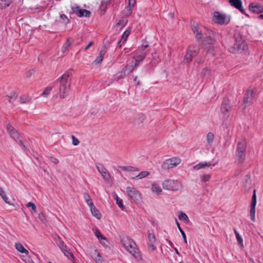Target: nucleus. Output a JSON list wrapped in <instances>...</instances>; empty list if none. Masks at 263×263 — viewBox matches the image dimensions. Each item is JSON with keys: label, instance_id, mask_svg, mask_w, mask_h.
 I'll return each mask as SVG.
<instances>
[{"label": "nucleus", "instance_id": "obj_1", "mask_svg": "<svg viewBox=\"0 0 263 263\" xmlns=\"http://www.w3.org/2000/svg\"><path fill=\"white\" fill-rule=\"evenodd\" d=\"M122 246L137 260H142V256L136 242L128 236L124 235L121 237Z\"/></svg>", "mask_w": 263, "mask_h": 263}, {"label": "nucleus", "instance_id": "obj_2", "mask_svg": "<svg viewBox=\"0 0 263 263\" xmlns=\"http://www.w3.org/2000/svg\"><path fill=\"white\" fill-rule=\"evenodd\" d=\"M247 48V46L241 34H234L232 43L229 46V50L233 54L242 53Z\"/></svg>", "mask_w": 263, "mask_h": 263}, {"label": "nucleus", "instance_id": "obj_3", "mask_svg": "<svg viewBox=\"0 0 263 263\" xmlns=\"http://www.w3.org/2000/svg\"><path fill=\"white\" fill-rule=\"evenodd\" d=\"M59 96L61 98H65L68 95L71 84V80L68 73L63 74L59 79Z\"/></svg>", "mask_w": 263, "mask_h": 263}, {"label": "nucleus", "instance_id": "obj_4", "mask_svg": "<svg viewBox=\"0 0 263 263\" xmlns=\"http://www.w3.org/2000/svg\"><path fill=\"white\" fill-rule=\"evenodd\" d=\"M162 185L164 190L174 191H179L182 188V185L180 182L172 179L164 180L162 182Z\"/></svg>", "mask_w": 263, "mask_h": 263}, {"label": "nucleus", "instance_id": "obj_5", "mask_svg": "<svg viewBox=\"0 0 263 263\" xmlns=\"http://www.w3.org/2000/svg\"><path fill=\"white\" fill-rule=\"evenodd\" d=\"M247 147V142L245 139H242L238 142L236 150V156L237 160L242 162L246 157V150Z\"/></svg>", "mask_w": 263, "mask_h": 263}, {"label": "nucleus", "instance_id": "obj_6", "mask_svg": "<svg viewBox=\"0 0 263 263\" xmlns=\"http://www.w3.org/2000/svg\"><path fill=\"white\" fill-rule=\"evenodd\" d=\"M213 21L218 24H227L230 22V17L224 13L215 12L213 13Z\"/></svg>", "mask_w": 263, "mask_h": 263}, {"label": "nucleus", "instance_id": "obj_7", "mask_svg": "<svg viewBox=\"0 0 263 263\" xmlns=\"http://www.w3.org/2000/svg\"><path fill=\"white\" fill-rule=\"evenodd\" d=\"M181 162V159L178 157L167 159L162 164V168L166 170L177 166Z\"/></svg>", "mask_w": 263, "mask_h": 263}, {"label": "nucleus", "instance_id": "obj_8", "mask_svg": "<svg viewBox=\"0 0 263 263\" xmlns=\"http://www.w3.org/2000/svg\"><path fill=\"white\" fill-rule=\"evenodd\" d=\"M126 194L130 200L137 202L141 199L140 193L134 187L128 186L126 190Z\"/></svg>", "mask_w": 263, "mask_h": 263}, {"label": "nucleus", "instance_id": "obj_9", "mask_svg": "<svg viewBox=\"0 0 263 263\" xmlns=\"http://www.w3.org/2000/svg\"><path fill=\"white\" fill-rule=\"evenodd\" d=\"M199 52V48L196 46H190L189 47L186 54L184 56V60L186 62H190L192 58L197 55Z\"/></svg>", "mask_w": 263, "mask_h": 263}, {"label": "nucleus", "instance_id": "obj_10", "mask_svg": "<svg viewBox=\"0 0 263 263\" xmlns=\"http://www.w3.org/2000/svg\"><path fill=\"white\" fill-rule=\"evenodd\" d=\"M97 168L102 177L107 181H109L111 179V176L108 172L106 168L101 164H98L96 166Z\"/></svg>", "mask_w": 263, "mask_h": 263}, {"label": "nucleus", "instance_id": "obj_11", "mask_svg": "<svg viewBox=\"0 0 263 263\" xmlns=\"http://www.w3.org/2000/svg\"><path fill=\"white\" fill-rule=\"evenodd\" d=\"M256 204V190L253 191V194L252 197L251 203V209H250V216L251 218L253 221L255 220V206Z\"/></svg>", "mask_w": 263, "mask_h": 263}, {"label": "nucleus", "instance_id": "obj_12", "mask_svg": "<svg viewBox=\"0 0 263 263\" xmlns=\"http://www.w3.org/2000/svg\"><path fill=\"white\" fill-rule=\"evenodd\" d=\"M253 98V92L252 90H248L245 95V96L243 100V104L245 107H247L249 105Z\"/></svg>", "mask_w": 263, "mask_h": 263}, {"label": "nucleus", "instance_id": "obj_13", "mask_svg": "<svg viewBox=\"0 0 263 263\" xmlns=\"http://www.w3.org/2000/svg\"><path fill=\"white\" fill-rule=\"evenodd\" d=\"M148 242V249L152 251L156 250V248L155 246L156 242V238L154 234L148 233L147 235Z\"/></svg>", "mask_w": 263, "mask_h": 263}, {"label": "nucleus", "instance_id": "obj_14", "mask_svg": "<svg viewBox=\"0 0 263 263\" xmlns=\"http://www.w3.org/2000/svg\"><path fill=\"white\" fill-rule=\"evenodd\" d=\"M106 52V47L103 46L100 50L98 56L96 58L93 63L95 65L100 64L103 60L104 55Z\"/></svg>", "mask_w": 263, "mask_h": 263}, {"label": "nucleus", "instance_id": "obj_15", "mask_svg": "<svg viewBox=\"0 0 263 263\" xmlns=\"http://www.w3.org/2000/svg\"><path fill=\"white\" fill-rule=\"evenodd\" d=\"M229 4L233 7L239 10L241 12H244V9L242 7V2L241 0H229Z\"/></svg>", "mask_w": 263, "mask_h": 263}, {"label": "nucleus", "instance_id": "obj_16", "mask_svg": "<svg viewBox=\"0 0 263 263\" xmlns=\"http://www.w3.org/2000/svg\"><path fill=\"white\" fill-rule=\"evenodd\" d=\"M250 10L257 14L261 13L263 12V8L259 4L252 3L249 5Z\"/></svg>", "mask_w": 263, "mask_h": 263}, {"label": "nucleus", "instance_id": "obj_17", "mask_svg": "<svg viewBox=\"0 0 263 263\" xmlns=\"http://www.w3.org/2000/svg\"><path fill=\"white\" fill-rule=\"evenodd\" d=\"M136 4V0H128V5L126 8L125 14L126 16L130 15L132 13L133 8Z\"/></svg>", "mask_w": 263, "mask_h": 263}, {"label": "nucleus", "instance_id": "obj_18", "mask_svg": "<svg viewBox=\"0 0 263 263\" xmlns=\"http://www.w3.org/2000/svg\"><path fill=\"white\" fill-rule=\"evenodd\" d=\"M15 248L19 252L26 255V256L29 254L28 251L26 249L22 243L20 242H15L14 245Z\"/></svg>", "mask_w": 263, "mask_h": 263}, {"label": "nucleus", "instance_id": "obj_19", "mask_svg": "<svg viewBox=\"0 0 263 263\" xmlns=\"http://www.w3.org/2000/svg\"><path fill=\"white\" fill-rule=\"evenodd\" d=\"M95 234L102 245L107 246L108 241L107 239L101 234L99 230H96L95 232Z\"/></svg>", "mask_w": 263, "mask_h": 263}, {"label": "nucleus", "instance_id": "obj_20", "mask_svg": "<svg viewBox=\"0 0 263 263\" xmlns=\"http://www.w3.org/2000/svg\"><path fill=\"white\" fill-rule=\"evenodd\" d=\"M230 109V101L228 100H224L221 107V110L223 114L229 112Z\"/></svg>", "mask_w": 263, "mask_h": 263}, {"label": "nucleus", "instance_id": "obj_21", "mask_svg": "<svg viewBox=\"0 0 263 263\" xmlns=\"http://www.w3.org/2000/svg\"><path fill=\"white\" fill-rule=\"evenodd\" d=\"M212 165L210 162H201L193 166L194 170H199Z\"/></svg>", "mask_w": 263, "mask_h": 263}, {"label": "nucleus", "instance_id": "obj_22", "mask_svg": "<svg viewBox=\"0 0 263 263\" xmlns=\"http://www.w3.org/2000/svg\"><path fill=\"white\" fill-rule=\"evenodd\" d=\"M146 57V54L143 52H141L140 51H136L135 54L133 57V59L135 60V61L137 62L142 61Z\"/></svg>", "mask_w": 263, "mask_h": 263}, {"label": "nucleus", "instance_id": "obj_23", "mask_svg": "<svg viewBox=\"0 0 263 263\" xmlns=\"http://www.w3.org/2000/svg\"><path fill=\"white\" fill-rule=\"evenodd\" d=\"M78 16L80 17L86 16L88 17L90 15V12L85 9H79L76 12Z\"/></svg>", "mask_w": 263, "mask_h": 263}, {"label": "nucleus", "instance_id": "obj_24", "mask_svg": "<svg viewBox=\"0 0 263 263\" xmlns=\"http://www.w3.org/2000/svg\"><path fill=\"white\" fill-rule=\"evenodd\" d=\"M89 207L92 214L97 219H100L101 218L102 215L99 210L97 209L93 204L92 206H90Z\"/></svg>", "mask_w": 263, "mask_h": 263}, {"label": "nucleus", "instance_id": "obj_25", "mask_svg": "<svg viewBox=\"0 0 263 263\" xmlns=\"http://www.w3.org/2000/svg\"><path fill=\"white\" fill-rule=\"evenodd\" d=\"M17 93L15 91H12L6 96L8 98V101L10 103H13V102L17 99Z\"/></svg>", "mask_w": 263, "mask_h": 263}, {"label": "nucleus", "instance_id": "obj_26", "mask_svg": "<svg viewBox=\"0 0 263 263\" xmlns=\"http://www.w3.org/2000/svg\"><path fill=\"white\" fill-rule=\"evenodd\" d=\"M151 190L153 193L159 195L161 193L162 190L160 186L157 183H153L152 185Z\"/></svg>", "mask_w": 263, "mask_h": 263}, {"label": "nucleus", "instance_id": "obj_27", "mask_svg": "<svg viewBox=\"0 0 263 263\" xmlns=\"http://www.w3.org/2000/svg\"><path fill=\"white\" fill-rule=\"evenodd\" d=\"M128 71V66H126L121 71L118 72L116 74V78L117 80H119L124 78L125 76L126 72Z\"/></svg>", "mask_w": 263, "mask_h": 263}, {"label": "nucleus", "instance_id": "obj_28", "mask_svg": "<svg viewBox=\"0 0 263 263\" xmlns=\"http://www.w3.org/2000/svg\"><path fill=\"white\" fill-rule=\"evenodd\" d=\"M149 174V173L147 171H143L140 173L138 175L136 176L135 177L132 178L133 179L135 180H139L141 179L142 178H144L147 176H148Z\"/></svg>", "mask_w": 263, "mask_h": 263}, {"label": "nucleus", "instance_id": "obj_29", "mask_svg": "<svg viewBox=\"0 0 263 263\" xmlns=\"http://www.w3.org/2000/svg\"><path fill=\"white\" fill-rule=\"evenodd\" d=\"M31 97L28 95H23L20 98V102L22 104L29 102L31 100Z\"/></svg>", "mask_w": 263, "mask_h": 263}, {"label": "nucleus", "instance_id": "obj_30", "mask_svg": "<svg viewBox=\"0 0 263 263\" xmlns=\"http://www.w3.org/2000/svg\"><path fill=\"white\" fill-rule=\"evenodd\" d=\"M145 119V117L143 114L138 115L136 116L134 122L135 124H139L142 123Z\"/></svg>", "mask_w": 263, "mask_h": 263}, {"label": "nucleus", "instance_id": "obj_31", "mask_svg": "<svg viewBox=\"0 0 263 263\" xmlns=\"http://www.w3.org/2000/svg\"><path fill=\"white\" fill-rule=\"evenodd\" d=\"M13 0H0V9H5L8 7Z\"/></svg>", "mask_w": 263, "mask_h": 263}, {"label": "nucleus", "instance_id": "obj_32", "mask_svg": "<svg viewBox=\"0 0 263 263\" xmlns=\"http://www.w3.org/2000/svg\"><path fill=\"white\" fill-rule=\"evenodd\" d=\"M53 87L51 86H48L46 87L43 90V92L41 94V96L44 98H47L50 94V91L52 89Z\"/></svg>", "mask_w": 263, "mask_h": 263}, {"label": "nucleus", "instance_id": "obj_33", "mask_svg": "<svg viewBox=\"0 0 263 263\" xmlns=\"http://www.w3.org/2000/svg\"><path fill=\"white\" fill-rule=\"evenodd\" d=\"M127 22V20L126 18H123L122 20H120L117 24L116 27L117 29L116 30H120V29L124 26Z\"/></svg>", "mask_w": 263, "mask_h": 263}, {"label": "nucleus", "instance_id": "obj_34", "mask_svg": "<svg viewBox=\"0 0 263 263\" xmlns=\"http://www.w3.org/2000/svg\"><path fill=\"white\" fill-rule=\"evenodd\" d=\"M93 255H96V256L94 257L93 259L97 263H103L102 257L101 256L100 254L98 253L97 250L95 251V252Z\"/></svg>", "mask_w": 263, "mask_h": 263}, {"label": "nucleus", "instance_id": "obj_35", "mask_svg": "<svg viewBox=\"0 0 263 263\" xmlns=\"http://www.w3.org/2000/svg\"><path fill=\"white\" fill-rule=\"evenodd\" d=\"M83 197L85 199V200L87 204L89 206L93 205V203L90 198L89 195L87 193H84L83 195Z\"/></svg>", "mask_w": 263, "mask_h": 263}, {"label": "nucleus", "instance_id": "obj_36", "mask_svg": "<svg viewBox=\"0 0 263 263\" xmlns=\"http://www.w3.org/2000/svg\"><path fill=\"white\" fill-rule=\"evenodd\" d=\"M179 220L187 222L189 220L187 216L184 213L180 212L178 215Z\"/></svg>", "mask_w": 263, "mask_h": 263}, {"label": "nucleus", "instance_id": "obj_37", "mask_svg": "<svg viewBox=\"0 0 263 263\" xmlns=\"http://www.w3.org/2000/svg\"><path fill=\"white\" fill-rule=\"evenodd\" d=\"M115 199L116 201V203L118 204V205L122 209L124 210V205L123 204V201L121 199H120L117 195H115Z\"/></svg>", "mask_w": 263, "mask_h": 263}, {"label": "nucleus", "instance_id": "obj_38", "mask_svg": "<svg viewBox=\"0 0 263 263\" xmlns=\"http://www.w3.org/2000/svg\"><path fill=\"white\" fill-rule=\"evenodd\" d=\"M234 232L236 235V237L237 241L238 242V243L241 246H243V240L241 237V236L240 235V234L238 233V232L236 231V229H234Z\"/></svg>", "mask_w": 263, "mask_h": 263}, {"label": "nucleus", "instance_id": "obj_39", "mask_svg": "<svg viewBox=\"0 0 263 263\" xmlns=\"http://www.w3.org/2000/svg\"><path fill=\"white\" fill-rule=\"evenodd\" d=\"M176 223L177 224V227L178 228V229L179 230L182 236V237L183 238V240H184V241L185 243H187V240H186V235L185 234V233L184 232V231L182 230V229L181 228L180 226V224L179 223V222H178L177 220L176 219Z\"/></svg>", "mask_w": 263, "mask_h": 263}, {"label": "nucleus", "instance_id": "obj_40", "mask_svg": "<svg viewBox=\"0 0 263 263\" xmlns=\"http://www.w3.org/2000/svg\"><path fill=\"white\" fill-rule=\"evenodd\" d=\"M21 258L22 260L26 263H34L32 259L30 257L28 256V255H22L21 256Z\"/></svg>", "mask_w": 263, "mask_h": 263}, {"label": "nucleus", "instance_id": "obj_41", "mask_svg": "<svg viewBox=\"0 0 263 263\" xmlns=\"http://www.w3.org/2000/svg\"><path fill=\"white\" fill-rule=\"evenodd\" d=\"M214 137V134L210 132V133H208V134L206 135V139L207 143L209 144H210V145L211 144V143L213 142Z\"/></svg>", "mask_w": 263, "mask_h": 263}, {"label": "nucleus", "instance_id": "obj_42", "mask_svg": "<svg viewBox=\"0 0 263 263\" xmlns=\"http://www.w3.org/2000/svg\"><path fill=\"white\" fill-rule=\"evenodd\" d=\"M9 134L14 140L17 141L19 139V134L17 133L15 129L12 130Z\"/></svg>", "mask_w": 263, "mask_h": 263}, {"label": "nucleus", "instance_id": "obj_43", "mask_svg": "<svg viewBox=\"0 0 263 263\" xmlns=\"http://www.w3.org/2000/svg\"><path fill=\"white\" fill-rule=\"evenodd\" d=\"M9 134L14 140L17 141L19 139V134L17 133L15 129L12 130Z\"/></svg>", "mask_w": 263, "mask_h": 263}, {"label": "nucleus", "instance_id": "obj_44", "mask_svg": "<svg viewBox=\"0 0 263 263\" xmlns=\"http://www.w3.org/2000/svg\"><path fill=\"white\" fill-rule=\"evenodd\" d=\"M192 30L194 33H199L201 31L199 29L198 24L195 22H193L191 24Z\"/></svg>", "mask_w": 263, "mask_h": 263}, {"label": "nucleus", "instance_id": "obj_45", "mask_svg": "<svg viewBox=\"0 0 263 263\" xmlns=\"http://www.w3.org/2000/svg\"><path fill=\"white\" fill-rule=\"evenodd\" d=\"M122 170L123 171H127L129 172H135V171H138V169L133 167V166H122L121 167Z\"/></svg>", "mask_w": 263, "mask_h": 263}, {"label": "nucleus", "instance_id": "obj_46", "mask_svg": "<svg viewBox=\"0 0 263 263\" xmlns=\"http://www.w3.org/2000/svg\"><path fill=\"white\" fill-rule=\"evenodd\" d=\"M129 34H123L122 36L121 39L118 43V44L120 47L122 46V45L126 41Z\"/></svg>", "mask_w": 263, "mask_h": 263}, {"label": "nucleus", "instance_id": "obj_47", "mask_svg": "<svg viewBox=\"0 0 263 263\" xmlns=\"http://www.w3.org/2000/svg\"><path fill=\"white\" fill-rule=\"evenodd\" d=\"M64 255L68 258L71 259L73 262L74 263V256L73 254L70 251V250H67L65 253H64Z\"/></svg>", "mask_w": 263, "mask_h": 263}, {"label": "nucleus", "instance_id": "obj_48", "mask_svg": "<svg viewBox=\"0 0 263 263\" xmlns=\"http://www.w3.org/2000/svg\"><path fill=\"white\" fill-rule=\"evenodd\" d=\"M211 178V175L208 174H203L201 176V180L202 181L206 182L208 181Z\"/></svg>", "mask_w": 263, "mask_h": 263}, {"label": "nucleus", "instance_id": "obj_49", "mask_svg": "<svg viewBox=\"0 0 263 263\" xmlns=\"http://www.w3.org/2000/svg\"><path fill=\"white\" fill-rule=\"evenodd\" d=\"M213 42V40L212 37L210 36H206L205 37L204 41H203V43L205 45L206 44H211Z\"/></svg>", "mask_w": 263, "mask_h": 263}, {"label": "nucleus", "instance_id": "obj_50", "mask_svg": "<svg viewBox=\"0 0 263 263\" xmlns=\"http://www.w3.org/2000/svg\"><path fill=\"white\" fill-rule=\"evenodd\" d=\"M26 206L27 208H31V209H32V212L33 213H35L36 212V206L35 205L32 203V202H28L27 204H26Z\"/></svg>", "mask_w": 263, "mask_h": 263}, {"label": "nucleus", "instance_id": "obj_51", "mask_svg": "<svg viewBox=\"0 0 263 263\" xmlns=\"http://www.w3.org/2000/svg\"><path fill=\"white\" fill-rule=\"evenodd\" d=\"M71 139H72V143L73 145L76 146L79 144V143H80L79 140L76 137H75L73 135L71 136Z\"/></svg>", "mask_w": 263, "mask_h": 263}, {"label": "nucleus", "instance_id": "obj_52", "mask_svg": "<svg viewBox=\"0 0 263 263\" xmlns=\"http://www.w3.org/2000/svg\"><path fill=\"white\" fill-rule=\"evenodd\" d=\"M211 73V70L208 68H204L202 69L201 74L203 76L209 75Z\"/></svg>", "mask_w": 263, "mask_h": 263}, {"label": "nucleus", "instance_id": "obj_53", "mask_svg": "<svg viewBox=\"0 0 263 263\" xmlns=\"http://www.w3.org/2000/svg\"><path fill=\"white\" fill-rule=\"evenodd\" d=\"M60 21L63 23H67L68 22V19L65 14H62L60 16Z\"/></svg>", "mask_w": 263, "mask_h": 263}, {"label": "nucleus", "instance_id": "obj_54", "mask_svg": "<svg viewBox=\"0 0 263 263\" xmlns=\"http://www.w3.org/2000/svg\"><path fill=\"white\" fill-rule=\"evenodd\" d=\"M57 245L58 246H59V247L61 249V248H62L63 247H65V246H66L64 243V242L62 240H61L60 239H59L57 242Z\"/></svg>", "mask_w": 263, "mask_h": 263}, {"label": "nucleus", "instance_id": "obj_55", "mask_svg": "<svg viewBox=\"0 0 263 263\" xmlns=\"http://www.w3.org/2000/svg\"><path fill=\"white\" fill-rule=\"evenodd\" d=\"M139 62H136V63L135 64V65H134V67H133L132 66H130V67H128V71L129 72H131L135 68V67H137V66H138L139 65Z\"/></svg>", "mask_w": 263, "mask_h": 263}, {"label": "nucleus", "instance_id": "obj_56", "mask_svg": "<svg viewBox=\"0 0 263 263\" xmlns=\"http://www.w3.org/2000/svg\"><path fill=\"white\" fill-rule=\"evenodd\" d=\"M6 128L9 133L15 129L10 124H7Z\"/></svg>", "mask_w": 263, "mask_h": 263}, {"label": "nucleus", "instance_id": "obj_57", "mask_svg": "<svg viewBox=\"0 0 263 263\" xmlns=\"http://www.w3.org/2000/svg\"><path fill=\"white\" fill-rule=\"evenodd\" d=\"M50 161L51 162L54 164H58L59 163V160L57 158L52 157H51L50 158Z\"/></svg>", "mask_w": 263, "mask_h": 263}, {"label": "nucleus", "instance_id": "obj_58", "mask_svg": "<svg viewBox=\"0 0 263 263\" xmlns=\"http://www.w3.org/2000/svg\"><path fill=\"white\" fill-rule=\"evenodd\" d=\"M69 47V44H64L62 48V51L63 52H66Z\"/></svg>", "mask_w": 263, "mask_h": 263}, {"label": "nucleus", "instance_id": "obj_59", "mask_svg": "<svg viewBox=\"0 0 263 263\" xmlns=\"http://www.w3.org/2000/svg\"><path fill=\"white\" fill-rule=\"evenodd\" d=\"M93 44V42L92 41L90 42L88 44V45H87L86 46V47L85 48V49H84L85 50V51L87 50L89 48V47L90 46H91Z\"/></svg>", "mask_w": 263, "mask_h": 263}, {"label": "nucleus", "instance_id": "obj_60", "mask_svg": "<svg viewBox=\"0 0 263 263\" xmlns=\"http://www.w3.org/2000/svg\"><path fill=\"white\" fill-rule=\"evenodd\" d=\"M3 199L6 203H7L9 204H11V203H10V201L9 200V198H8V197L7 196H5V197L4 198V199Z\"/></svg>", "mask_w": 263, "mask_h": 263}, {"label": "nucleus", "instance_id": "obj_61", "mask_svg": "<svg viewBox=\"0 0 263 263\" xmlns=\"http://www.w3.org/2000/svg\"><path fill=\"white\" fill-rule=\"evenodd\" d=\"M61 250L63 252V253H64L67 250H69V249H68L67 248L66 246H65V247H63L62 248H61Z\"/></svg>", "mask_w": 263, "mask_h": 263}, {"label": "nucleus", "instance_id": "obj_62", "mask_svg": "<svg viewBox=\"0 0 263 263\" xmlns=\"http://www.w3.org/2000/svg\"><path fill=\"white\" fill-rule=\"evenodd\" d=\"M61 250L63 252V253H64L67 250H69V249H68L67 248L66 246H65V247H63L62 248H61Z\"/></svg>", "mask_w": 263, "mask_h": 263}, {"label": "nucleus", "instance_id": "obj_63", "mask_svg": "<svg viewBox=\"0 0 263 263\" xmlns=\"http://www.w3.org/2000/svg\"><path fill=\"white\" fill-rule=\"evenodd\" d=\"M18 140V143L20 144V146H22V147L25 148V145L24 144L23 141L21 140Z\"/></svg>", "mask_w": 263, "mask_h": 263}, {"label": "nucleus", "instance_id": "obj_64", "mask_svg": "<svg viewBox=\"0 0 263 263\" xmlns=\"http://www.w3.org/2000/svg\"><path fill=\"white\" fill-rule=\"evenodd\" d=\"M148 46V45H142L141 46V49L142 50H144L145 49H146Z\"/></svg>", "mask_w": 263, "mask_h": 263}]
</instances>
